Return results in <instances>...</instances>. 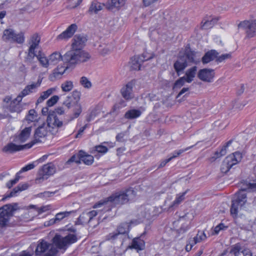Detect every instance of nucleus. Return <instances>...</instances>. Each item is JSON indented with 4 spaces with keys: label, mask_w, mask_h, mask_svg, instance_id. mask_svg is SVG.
<instances>
[{
    "label": "nucleus",
    "mask_w": 256,
    "mask_h": 256,
    "mask_svg": "<svg viewBox=\"0 0 256 256\" xmlns=\"http://www.w3.org/2000/svg\"><path fill=\"white\" fill-rule=\"evenodd\" d=\"M134 196V191L131 188L123 191L117 192L106 198V200L100 201L94 206V208H97L103 205L106 207L112 205L124 204L127 203Z\"/></svg>",
    "instance_id": "obj_1"
},
{
    "label": "nucleus",
    "mask_w": 256,
    "mask_h": 256,
    "mask_svg": "<svg viewBox=\"0 0 256 256\" xmlns=\"http://www.w3.org/2000/svg\"><path fill=\"white\" fill-rule=\"evenodd\" d=\"M90 58V56L88 52L80 50L72 49L62 56V60L69 68L75 66L78 63L86 62Z\"/></svg>",
    "instance_id": "obj_2"
},
{
    "label": "nucleus",
    "mask_w": 256,
    "mask_h": 256,
    "mask_svg": "<svg viewBox=\"0 0 256 256\" xmlns=\"http://www.w3.org/2000/svg\"><path fill=\"white\" fill-rule=\"evenodd\" d=\"M196 54L190 47L186 48L183 54L180 53L176 60L174 64V68L178 76H179L188 66V62L196 64L194 60Z\"/></svg>",
    "instance_id": "obj_3"
},
{
    "label": "nucleus",
    "mask_w": 256,
    "mask_h": 256,
    "mask_svg": "<svg viewBox=\"0 0 256 256\" xmlns=\"http://www.w3.org/2000/svg\"><path fill=\"white\" fill-rule=\"evenodd\" d=\"M78 238L76 234H68L65 236L60 234H56L52 238V244L56 250H66L71 244L76 242Z\"/></svg>",
    "instance_id": "obj_4"
},
{
    "label": "nucleus",
    "mask_w": 256,
    "mask_h": 256,
    "mask_svg": "<svg viewBox=\"0 0 256 256\" xmlns=\"http://www.w3.org/2000/svg\"><path fill=\"white\" fill-rule=\"evenodd\" d=\"M58 252L52 243L41 239L37 242L34 254L36 256H55Z\"/></svg>",
    "instance_id": "obj_5"
},
{
    "label": "nucleus",
    "mask_w": 256,
    "mask_h": 256,
    "mask_svg": "<svg viewBox=\"0 0 256 256\" xmlns=\"http://www.w3.org/2000/svg\"><path fill=\"white\" fill-rule=\"evenodd\" d=\"M18 209V203L7 204L0 208V227L6 226L14 212Z\"/></svg>",
    "instance_id": "obj_6"
},
{
    "label": "nucleus",
    "mask_w": 256,
    "mask_h": 256,
    "mask_svg": "<svg viewBox=\"0 0 256 256\" xmlns=\"http://www.w3.org/2000/svg\"><path fill=\"white\" fill-rule=\"evenodd\" d=\"M56 172V168L52 162H48L43 165L39 168L37 178L36 179V183L40 184L47 180L50 176Z\"/></svg>",
    "instance_id": "obj_7"
},
{
    "label": "nucleus",
    "mask_w": 256,
    "mask_h": 256,
    "mask_svg": "<svg viewBox=\"0 0 256 256\" xmlns=\"http://www.w3.org/2000/svg\"><path fill=\"white\" fill-rule=\"evenodd\" d=\"M247 190L246 188H242L236 194V198L232 200L230 208V214L234 216H236L238 212V206H243L246 202V194L244 192Z\"/></svg>",
    "instance_id": "obj_8"
},
{
    "label": "nucleus",
    "mask_w": 256,
    "mask_h": 256,
    "mask_svg": "<svg viewBox=\"0 0 256 256\" xmlns=\"http://www.w3.org/2000/svg\"><path fill=\"white\" fill-rule=\"evenodd\" d=\"M238 26L245 30L246 38H250L256 36V19L242 21Z\"/></svg>",
    "instance_id": "obj_9"
},
{
    "label": "nucleus",
    "mask_w": 256,
    "mask_h": 256,
    "mask_svg": "<svg viewBox=\"0 0 256 256\" xmlns=\"http://www.w3.org/2000/svg\"><path fill=\"white\" fill-rule=\"evenodd\" d=\"M137 224L136 220H131L130 224L127 222L120 224L115 231L110 233L106 236V240H114L118 238V235L128 233L130 230V224Z\"/></svg>",
    "instance_id": "obj_10"
},
{
    "label": "nucleus",
    "mask_w": 256,
    "mask_h": 256,
    "mask_svg": "<svg viewBox=\"0 0 256 256\" xmlns=\"http://www.w3.org/2000/svg\"><path fill=\"white\" fill-rule=\"evenodd\" d=\"M63 104L68 108H74V114L72 120L78 118L82 112V107L78 102H76L72 99V96H67Z\"/></svg>",
    "instance_id": "obj_11"
},
{
    "label": "nucleus",
    "mask_w": 256,
    "mask_h": 256,
    "mask_svg": "<svg viewBox=\"0 0 256 256\" xmlns=\"http://www.w3.org/2000/svg\"><path fill=\"white\" fill-rule=\"evenodd\" d=\"M34 144V142H30L24 145H17L13 142H10L2 148V151L6 153H14L24 149L30 148Z\"/></svg>",
    "instance_id": "obj_12"
},
{
    "label": "nucleus",
    "mask_w": 256,
    "mask_h": 256,
    "mask_svg": "<svg viewBox=\"0 0 256 256\" xmlns=\"http://www.w3.org/2000/svg\"><path fill=\"white\" fill-rule=\"evenodd\" d=\"M136 80H132L124 85L120 90L122 96L126 100H132L134 98L133 88L135 86Z\"/></svg>",
    "instance_id": "obj_13"
},
{
    "label": "nucleus",
    "mask_w": 256,
    "mask_h": 256,
    "mask_svg": "<svg viewBox=\"0 0 256 256\" xmlns=\"http://www.w3.org/2000/svg\"><path fill=\"white\" fill-rule=\"evenodd\" d=\"M77 29L78 26L76 24H72L66 30L58 35L56 39L58 40H68L72 36Z\"/></svg>",
    "instance_id": "obj_14"
},
{
    "label": "nucleus",
    "mask_w": 256,
    "mask_h": 256,
    "mask_svg": "<svg viewBox=\"0 0 256 256\" xmlns=\"http://www.w3.org/2000/svg\"><path fill=\"white\" fill-rule=\"evenodd\" d=\"M198 77L204 82H210L214 77V70L208 68L200 70L198 72Z\"/></svg>",
    "instance_id": "obj_15"
},
{
    "label": "nucleus",
    "mask_w": 256,
    "mask_h": 256,
    "mask_svg": "<svg viewBox=\"0 0 256 256\" xmlns=\"http://www.w3.org/2000/svg\"><path fill=\"white\" fill-rule=\"evenodd\" d=\"M86 40L87 38L82 34L75 35L72 39V48L82 50L81 49L85 45Z\"/></svg>",
    "instance_id": "obj_16"
},
{
    "label": "nucleus",
    "mask_w": 256,
    "mask_h": 256,
    "mask_svg": "<svg viewBox=\"0 0 256 256\" xmlns=\"http://www.w3.org/2000/svg\"><path fill=\"white\" fill-rule=\"evenodd\" d=\"M62 122L60 120L55 114V112L50 110L47 118V126L49 127L56 126L61 127L62 126Z\"/></svg>",
    "instance_id": "obj_17"
},
{
    "label": "nucleus",
    "mask_w": 256,
    "mask_h": 256,
    "mask_svg": "<svg viewBox=\"0 0 256 256\" xmlns=\"http://www.w3.org/2000/svg\"><path fill=\"white\" fill-rule=\"evenodd\" d=\"M32 131V127H26L22 130L18 136H15L13 141L15 142H24L30 137Z\"/></svg>",
    "instance_id": "obj_18"
},
{
    "label": "nucleus",
    "mask_w": 256,
    "mask_h": 256,
    "mask_svg": "<svg viewBox=\"0 0 256 256\" xmlns=\"http://www.w3.org/2000/svg\"><path fill=\"white\" fill-rule=\"evenodd\" d=\"M47 133L46 124L43 123L36 130L34 134V139L30 142H34L35 144L36 142H40V138H44L46 136Z\"/></svg>",
    "instance_id": "obj_19"
},
{
    "label": "nucleus",
    "mask_w": 256,
    "mask_h": 256,
    "mask_svg": "<svg viewBox=\"0 0 256 256\" xmlns=\"http://www.w3.org/2000/svg\"><path fill=\"white\" fill-rule=\"evenodd\" d=\"M129 249H134L137 252L144 250L145 248V242L140 237L132 239L130 245L128 247Z\"/></svg>",
    "instance_id": "obj_20"
},
{
    "label": "nucleus",
    "mask_w": 256,
    "mask_h": 256,
    "mask_svg": "<svg viewBox=\"0 0 256 256\" xmlns=\"http://www.w3.org/2000/svg\"><path fill=\"white\" fill-rule=\"evenodd\" d=\"M218 17L212 18L211 16L204 18L201 22L200 28L202 30L210 29L218 22Z\"/></svg>",
    "instance_id": "obj_21"
},
{
    "label": "nucleus",
    "mask_w": 256,
    "mask_h": 256,
    "mask_svg": "<svg viewBox=\"0 0 256 256\" xmlns=\"http://www.w3.org/2000/svg\"><path fill=\"white\" fill-rule=\"evenodd\" d=\"M68 68H67V66H58L54 70L52 73L49 76V80L52 82H54L56 80L60 78L61 76Z\"/></svg>",
    "instance_id": "obj_22"
},
{
    "label": "nucleus",
    "mask_w": 256,
    "mask_h": 256,
    "mask_svg": "<svg viewBox=\"0 0 256 256\" xmlns=\"http://www.w3.org/2000/svg\"><path fill=\"white\" fill-rule=\"evenodd\" d=\"M28 187V184L25 183L23 184H20L14 188L8 194L4 196V198L2 199V200L11 197L15 196L17 194L22 191L26 190Z\"/></svg>",
    "instance_id": "obj_23"
},
{
    "label": "nucleus",
    "mask_w": 256,
    "mask_h": 256,
    "mask_svg": "<svg viewBox=\"0 0 256 256\" xmlns=\"http://www.w3.org/2000/svg\"><path fill=\"white\" fill-rule=\"evenodd\" d=\"M218 54V52L214 50L208 51L202 58V63L204 64H208L214 59H216Z\"/></svg>",
    "instance_id": "obj_24"
},
{
    "label": "nucleus",
    "mask_w": 256,
    "mask_h": 256,
    "mask_svg": "<svg viewBox=\"0 0 256 256\" xmlns=\"http://www.w3.org/2000/svg\"><path fill=\"white\" fill-rule=\"evenodd\" d=\"M226 158H230L228 160V162L231 165L230 168H232L234 165L238 164L241 160L242 155L240 152H236L232 154L229 155Z\"/></svg>",
    "instance_id": "obj_25"
},
{
    "label": "nucleus",
    "mask_w": 256,
    "mask_h": 256,
    "mask_svg": "<svg viewBox=\"0 0 256 256\" xmlns=\"http://www.w3.org/2000/svg\"><path fill=\"white\" fill-rule=\"evenodd\" d=\"M80 162H82L85 164L90 166L92 164L94 161V156L86 154L84 151L80 150Z\"/></svg>",
    "instance_id": "obj_26"
},
{
    "label": "nucleus",
    "mask_w": 256,
    "mask_h": 256,
    "mask_svg": "<svg viewBox=\"0 0 256 256\" xmlns=\"http://www.w3.org/2000/svg\"><path fill=\"white\" fill-rule=\"evenodd\" d=\"M232 140H230L221 148L220 152L218 150L214 152V156L211 158L212 160H215L216 158L226 155V148L232 144Z\"/></svg>",
    "instance_id": "obj_27"
},
{
    "label": "nucleus",
    "mask_w": 256,
    "mask_h": 256,
    "mask_svg": "<svg viewBox=\"0 0 256 256\" xmlns=\"http://www.w3.org/2000/svg\"><path fill=\"white\" fill-rule=\"evenodd\" d=\"M126 0H108V8L112 10L114 8L119 9L124 6Z\"/></svg>",
    "instance_id": "obj_28"
},
{
    "label": "nucleus",
    "mask_w": 256,
    "mask_h": 256,
    "mask_svg": "<svg viewBox=\"0 0 256 256\" xmlns=\"http://www.w3.org/2000/svg\"><path fill=\"white\" fill-rule=\"evenodd\" d=\"M196 71L197 67L196 66H194L186 71L185 76L187 82L190 83L193 80L194 78L196 76Z\"/></svg>",
    "instance_id": "obj_29"
},
{
    "label": "nucleus",
    "mask_w": 256,
    "mask_h": 256,
    "mask_svg": "<svg viewBox=\"0 0 256 256\" xmlns=\"http://www.w3.org/2000/svg\"><path fill=\"white\" fill-rule=\"evenodd\" d=\"M14 32V30L12 28L4 30L2 36L3 40L6 42H12Z\"/></svg>",
    "instance_id": "obj_30"
},
{
    "label": "nucleus",
    "mask_w": 256,
    "mask_h": 256,
    "mask_svg": "<svg viewBox=\"0 0 256 256\" xmlns=\"http://www.w3.org/2000/svg\"><path fill=\"white\" fill-rule=\"evenodd\" d=\"M142 112L138 110L132 109L127 111L124 114L125 118L127 119H134L140 116Z\"/></svg>",
    "instance_id": "obj_31"
},
{
    "label": "nucleus",
    "mask_w": 256,
    "mask_h": 256,
    "mask_svg": "<svg viewBox=\"0 0 256 256\" xmlns=\"http://www.w3.org/2000/svg\"><path fill=\"white\" fill-rule=\"evenodd\" d=\"M38 54L36 53L35 50L28 48L26 56L24 58V62L27 64H30L34 62L35 57L37 58Z\"/></svg>",
    "instance_id": "obj_32"
},
{
    "label": "nucleus",
    "mask_w": 256,
    "mask_h": 256,
    "mask_svg": "<svg viewBox=\"0 0 256 256\" xmlns=\"http://www.w3.org/2000/svg\"><path fill=\"white\" fill-rule=\"evenodd\" d=\"M56 88H52L48 89L46 91L42 92L40 96L38 98L36 104L42 102L44 100L46 99L50 96L54 91Z\"/></svg>",
    "instance_id": "obj_33"
},
{
    "label": "nucleus",
    "mask_w": 256,
    "mask_h": 256,
    "mask_svg": "<svg viewBox=\"0 0 256 256\" xmlns=\"http://www.w3.org/2000/svg\"><path fill=\"white\" fill-rule=\"evenodd\" d=\"M8 109L10 112H16L20 113L22 110V106L20 104L16 103L15 101H11Z\"/></svg>",
    "instance_id": "obj_34"
},
{
    "label": "nucleus",
    "mask_w": 256,
    "mask_h": 256,
    "mask_svg": "<svg viewBox=\"0 0 256 256\" xmlns=\"http://www.w3.org/2000/svg\"><path fill=\"white\" fill-rule=\"evenodd\" d=\"M194 146H190V147H188L186 148L185 149H181V150H180V151L176 153V155H174L172 156L171 157H170V158H168V159H166L163 161H162L160 164V165L158 166V168H162L164 166H166V164L168 162H170L172 159L178 156H180V154H182V152H184L189 150L190 148H191L193 147Z\"/></svg>",
    "instance_id": "obj_35"
},
{
    "label": "nucleus",
    "mask_w": 256,
    "mask_h": 256,
    "mask_svg": "<svg viewBox=\"0 0 256 256\" xmlns=\"http://www.w3.org/2000/svg\"><path fill=\"white\" fill-rule=\"evenodd\" d=\"M40 36L37 34H34L30 38V48L36 50L38 48L40 42Z\"/></svg>",
    "instance_id": "obj_36"
},
{
    "label": "nucleus",
    "mask_w": 256,
    "mask_h": 256,
    "mask_svg": "<svg viewBox=\"0 0 256 256\" xmlns=\"http://www.w3.org/2000/svg\"><path fill=\"white\" fill-rule=\"evenodd\" d=\"M25 40L24 33L20 32L19 33L14 32L12 43H16L18 44H22Z\"/></svg>",
    "instance_id": "obj_37"
},
{
    "label": "nucleus",
    "mask_w": 256,
    "mask_h": 256,
    "mask_svg": "<svg viewBox=\"0 0 256 256\" xmlns=\"http://www.w3.org/2000/svg\"><path fill=\"white\" fill-rule=\"evenodd\" d=\"M131 68L133 70H140L142 62H141L138 56H134L131 60Z\"/></svg>",
    "instance_id": "obj_38"
},
{
    "label": "nucleus",
    "mask_w": 256,
    "mask_h": 256,
    "mask_svg": "<svg viewBox=\"0 0 256 256\" xmlns=\"http://www.w3.org/2000/svg\"><path fill=\"white\" fill-rule=\"evenodd\" d=\"M62 56L59 52H54L50 55L49 61L50 64H56L60 60H62Z\"/></svg>",
    "instance_id": "obj_39"
},
{
    "label": "nucleus",
    "mask_w": 256,
    "mask_h": 256,
    "mask_svg": "<svg viewBox=\"0 0 256 256\" xmlns=\"http://www.w3.org/2000/svg\"><path fill=\"white\" fill-rule=\"evenodd\" d=\"M37 59L44 67L47 68L50 64L49 59H47L40 50L38 52Z\"/></svg>",
    "instance_id": "obj_40"
},
{
    "label": "nucleus",
    "mask_w": 256,
    "mask_h": 256,
    "mask_svg": "<svg viewBox=\"0 0 256 256\" xmlns=\"http://www.w3.org/2000/svg\"><path fill=\"white\" fill-rule=\"evenodd\" d=\"M103 6L104 5H102L100 3L96 2H94L92 3L90 7L89 11L90 12H94L96 14L98 11L102 10Z\"/></svg>",
    "instance_id": "obj_41"
},
{
    "label": "nucleus",
    "mask_w": 256,
    "mask_h": 256,
    "mask_svg": "<svg viewBox=\"0 0 256 256\" xmlns=\"http://www.w3.org/2000/svg\"><path fill=\"white\" fill-rule=\"evenodd\" d=\"M74 88L73 82L70 80H67L61 84V88L63 92H70Z\"/></svg>",
    "instance_id": "obj_42"
},
{
    "label": "nucleus",
    "mask_w": 256,
    "mask_h": 256,
    "mask_svg": "<svg viewBox=\"0 0 256 256\" xmlns=\"http://www.w3.org/2000/svg\"><path fill=\"white\" fill-rule=\"evenodd\" d=\"M74 212V211L64 212L58 213L55 216V219L57 223L59 222L60 220L68 216L70 214Z\"/></svg>",
    "instance_id": "obj_43"
},
{
    "label": "nucleus",
    "mask_w": 256,
    "mask_h": 256,
    "mask_svg": "<svg viewBox=\"0 0 256 256\" xmlns=\"http://www.w3.org/2000/svg\"><path fill=\"white\" fill-rule=\"evenodd\" d=\"M38 119V115L34 109H31L28 111V114L26 116V120L32 122Z\"/></svg>",
    "instance_id": "obj_44"
},
{
    "label": "nucleus",
    "mask_w": 256,
    "mask_h": 256,
    "mask_svg": "<svg viewBox=\"0 0 256 256\" xmlns=\"http://www.w3.org/2000/svg\"><path fill=\"white\" fill-rule=\"evenodd\" d=\"M36 88V85L30 84L26 86L25 88L20 92L22 96H25L30 93L33 92V90Z\"/></svg>",
    "instance_id": "obj_45"
},
{
    "label": "nucleus",
    "mask_w": 256,
    "mask_h": 256,
    "mask_svg": "<svg viewBox=\"0 0 256 256\" xmlns=\"http://www.w3.org/2000/svg\"><path fill=\"white\" fill-rule=\"evenodd\" d=\"M186 82L185 76L180 78L174 83L172 86L173 90L180 88Z\"/></svg>",
    "instance_id": "obj_46"
},
{
    "label": "nucleus",
    "mask_w": 256,
    "mask_h": 256,
    "mask_svg": "<svg viewBox=\"0 0 256 256\" xmlns=\"http://www.w3.org/2000/svg\"><path fill=\"white\" fill-rule=\"evenodd\" d=\"M186 193V192H185L182 193L180 195L177 196L175 200L173 202L172 204L170 206L169 208H170L178 206L184 200V196Z\"/></svg>",
    "instance_id": "obj_47"
},
{
    "label": "nucleus",
    "mask_w": 256,
    "mask_h": 256,
    "mask_svg": "<svg viewBox=\"0 0 256 256\" xmlns=\"http://www.w3.org/2000/svg\"><path fill=\"white\" fill-rule=\"evenodd\" d=\"M206 238V236L204 232H198L194 239L191 240V242H192L193 244H195L196 243L199 242L204 240H205Z\"/></svg>",
    "instance_id": "obj_48"
},
{
    "label": "nucleus",
    "mask_w": 256,
    "mask_h": 256,
    "mask_svg": "<svg viewBox=\"0 0 256 256\" xmlns=\"http://www.w3.org/2000/svg\"><path fill=\"white\" fill-rule=\"evenodd\" d=\"M108 150V148L106 146H104L102 144L96 146L94 147V150L92 151V153L94 154V152H98L102 154H106Z\"/></svg>",
    "instance_id": "obj_49"
},
{
    "label": "nucleus",
    "mask_w": 256,
    "mask_h": 256,
    "mask_svg": "<svg viewBox=\"0 0 256 256\" xmlns=\"http://www.w3.org/2000/svg\"><path fill=\"white\" fill-rule=\"evenodd\" d=\"M80 83L86 88H90L92 86L91 82L86 76H82L80 78Z\"/></svg>",
    "instance_id": "obj_50"
},
{
    "label": "nucleus",
    "mask_w": 256,
    "mask_h": 256,
    "mask_svg": "<svg viewBox=\"0 0 256 256\" xmlns=\"http://www.w3.org/2000/svg\"><path fill=\"white\" fill-rule=\"evenodd\" d=\"M229 158H225L223 161L220 168V170L222 172L226 173L231 168V165H230V164L228 162V160Z\"/></svg>",
    "instance_id": "obj_51"
},
{
    "label": "nucleus",
    "mask_w": 256,
    "mask_h": 256,
    "mask_svg": "<svg viewBox=\"0 0 256 256\" xmlns=\"http://www.w3.org/2000/svg\"><path fill=\"white\" fill-rule=\"evenodd\" d=\"M241 250V247L239 244H236L233 246L231 249L230 252L234 254V256H241L242 253L240 250Z\"/></svg>",
    "instance_id": "obj_52"
},
{
    "label": "nucleus",
    "mask_w": 256,
    "mask_h": 256,
    "mask_svg": "<svg viewBox=\"0 0 256 256\" xmlns=\"http://www.w3.org/2000/svg\"><path fill=\"white\" fill-rule=\"evenodd\" d=\"M20 172H17L16 174L15 178L14 180L8 181L6 183V186L8 188H10L14 184H16L18 182L20 178Z\"/></svg>",
    "instance_id": "obj_53"
},
{
    "label": "nucleus",
    "mask_w": 256,
    "mask_h": 256,
    "mask_svg": "<svg viewBox=\"0 0 256 256\" xmlns=\"http://www.w3.org/2000/svg\"><path fill=\"white\" fill-rule=\"evenodd\" d=\"M154 54L153 53H148L146 52H144L142 56H138L140 58L141 62H144L154 57Z\"/></svg>",
    "instance_id": "obj_54"
},
{
    "label": "nucleus",
    "mask_w": 256,
    "mask_h": 256,
    "mask_svg": "<svg viewBox=\"0 0 256 256\" xmlns=\"http://www.w3.org/2000/svg\"><path fill=\"white\" fill-rule=\"evenodd\" d=\"M75 162L76 164L80 163V150L79 151L78 154L73 155L66 162L67 164H69L70 162Z\"/></svg>",
    "instance_id": "obj_55"
},
{
    "label": "nucleus",
    "mask_w": 256,
    "mask_h": 256,
    "mask_svg": "<svg viewBox=\"0 0 256 256\" xmlns=\"http://www.w3.org/2000/svg\"><path fill=\"white\" fill-rule=\"evenodd\" d=\"M232 58V54L230 53L225 54H222L220 56H218V57L216 58V61L217 62H221L224 61L225 60H226L227 59H230V58Z\"/></svg>",
    "instance_id": "obj_56"
},
{
    "label": "nucleus",
    "mask_w": 256,
    "mask_h": 256,
    "mask_svg": "<svg viewBox=\"0 0 256 256\" xmlns=\"http://www.w3.org/2000/svg\"><path fill=\"white\" fill-rule=\"evenodd\" d=\"M98 214V212L96 210H92L88 212H83L82 216L81 218L84 217V216H88V222H90L92 218L96 216Z\"/></svg>",
    "instance_id": "obj_57"
},
{
    "label": "nucleus",
    "mask_w": 256,
    "mask_h": 256,
    "mask_svg": "<svg viewBox=\"0 0 256 256\" xmlns=\"http://www.w3.org/2000/svg\"><path fill=\"white\" fill-rule=\"evenodd\" d=\"M59 99L58 96H54L46 102L48 106H52L56 104Z\"/></svg>",
    "instance_id": "obj_58"
},
{
    "label": "nucleus",
    "mask_w": 256,
    "mask_h": 256,
    "mask_svg": "<svg viewBox=\"0 0 256 256\" xmlns=\"http://www.w3.org/2000/svg\"><path fill=\"white\" fill-rule=\"evenodd\" d=\"M70 96L72 97V99L73 100L76 101V102H78L80 97V92L76 90H75L72 92V95Z\"/></svg>",
    "instance_id": "obj_59"
},
{
    "label": "nucleus",
    "mask_w": 256,
    "mask_h": 256,
    "mask_svg": "<svg viewBox=\"0 0 256 256\" xmlns=\"http://www.w3.org/2000/svg\"><path fill=\"white\" fill-rule=\"evenodd\" d=\"M35 167V165L34 163L30 164L26 166L23 167L19 172L20 174H21L23 172H26L28 170L33 169Z\"/></svg>",
    "instance_id": "obj_60"
},
{
    "label": "nucleus",
    "mask_w": 256,
    "mask_h": 256,
    "mask_svg": "<svg viewBox=\"0 0 256 256\" xmlns=\"http://www.w3.org/2000/svg\"><path fill=\"white\" fill-rule=\"evenodd\" d=\"M228 228V226H224V224L222 223H220L216 226L214 228V234H218L220 230H224Z\"/></svg>",
    "instance_id": "obj_61"
},
{
    "label": "nucleus",
    "mask_w": 256,
    "mask_h": 256,
    "mask_svg": "<svg viewBox=\"0 0 256 256\" xmlns=\"http://www.w3.org/2000/svg\"><path fill=\"white\" fill-rule=\"evenodd\" d=\"M244 188H246L247 190H256V183H246L245 186L243 187Z\"/></svg>",
    "instance_id": "obj_62"
},
{
    "label": "nucleus",
    "mask_w": 256,
    "mask_h": 256,
    "mask_svg": "<svg viewBox=\"0 0 256 256\" xmlns=\"http://www.w3.org/2000/svg\"><path fill=\"white\" fill-rule=\"evenodd\" d=\"M82 0H72L70 1V3L71 8H75L78 6L82 2Z\"/></svg>",
    "instance_id": "obj_63"
},
{
    "label": "nucleus",
    "mask_w": 256,
    "mask_h": 256,
    "mask_svg": "<svg viewBox=\"0 0 256 256\" xmlns=\"http://www.w3.org/2000/svg\"><path fill=\"white\" fill-rule=\"evenodd\" d=\"M88 124H85L84 126L82 127L78 131V134L76 136V138H80L84 130L87 128Z\"/></svg>",
    "instance_id": "obj_64"
}]
</instances>
